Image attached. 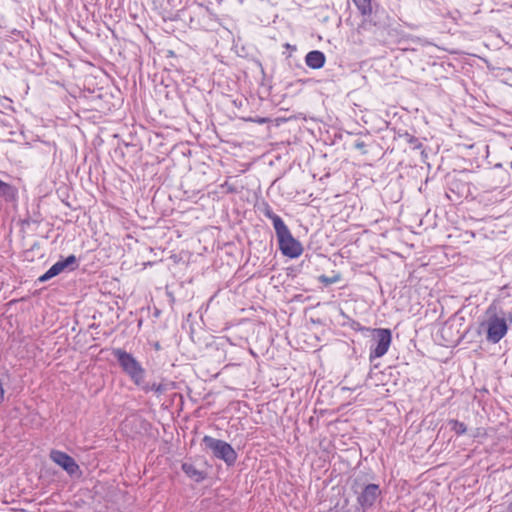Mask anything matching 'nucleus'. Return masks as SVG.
I'll list each match as a JSON object with an SVG mask.
<instances>
[{
	"label": "nucleus",
	"instance_id": "nucleus-1",
	"mask_svg": "<svg viewBox=\"0 0 512 512\" xmlns=\"http://www.w3.org/2000/svg\"><path fill=\"white\" fill-rule=\"evenodd\" d=\"M112 355L116 358L123 373L126 374L136 386L143 384L145 369L131 353L122 348H113Z\"/></svg>",
	"mask_w": 512,
	"mask_h": 512
},
{
	"label": "nucleus",
	"instance_id": "nucleus-2",
	"mask_svg": "<svg viewBox=\"0 0 512 512\" xmlns=\"http://www.w3.org/2000/svg\"><path fill=\"white\" fill-rule=\"evenodd\" d=\"M486 320L481 323V327L486 331V340L489 343H499L507 334L509 328L502 317L497 314V306L491 304L486 310Z\"/></svg>",
	"mask_w": 512,
	"mask_h": 512
},
{
	"label": "nucleus",
	"instance_id": "nucleus-3",
	"mask_svg": "<svg viewBox=\"0 0 512 512\" xmlns=\"http://www.w3.org/2000/svg\"><path fill=\"white\" fill-rule=\"evenodd\" d=\"M202 443L206 449L212 452L214 457L223 460L226 465L233 466L236 463L237 453L229 443L208 435L203 437Z\"/></svg>",
	"mask_w": 512,
	"mask_h": 512
},
{
	"label": "nucleus",
	"instance_id": "nucleus-4",
	"mask_svg": "<svg viewBox=\"0 0 512 512\" xmlns=\"http://www.w3.org/2000/svg\"><path fill=\"white\" fill-rule=\"evenodd\" d=\"M278 240L279 250L281 253L289 258H298L303 253V246L293 237L286 224L279 225L275 229Z\"/></svg>",
	"mask_w": 512,
	"mask_h": 512
},
{
	"label": "nucleus",
	"instance_id": "nucleus-5",
	"mask_svg": "<svg viewBox=\"0 0 512 512\" xmlns=\"http://www.w3.org/2000/svg\"><path fill=\"white\" fill-rule=\"evenodd\" d=\"M392 336L389 329L379 328L373 331L370 360L380 358L386 354L391 344Z\"/></svg>",
	"mask_w": 512,
	"mask_h": 512
},
{
	"label": "nucleus",
	"instance_id": "nucleus-6",
	"mask_svg": "<svg viewBox=\"0 0 512 512\" xmlns=\"http://www.w3.org/2000/svg\"><path fill=\"white\" fill-rule=\"evenodd\" d=\"M50 458L53 462L59 465L71 477H80L82 472L79 465L73 457L60 450H52Z\"/></svg>",
	"mask_w": 512,
	"mask_h": 512
},
{
	"label": "nucleus",
	"instance_id": "nucleus-7",
	"mask_svg": "<svg viewBox=\"0 0 512 512\" xmlns=\"http://www.w3.org/2000/svg\"><path fill=\"white\" fill-rule=\"evenodd\" d=\"M381 495V490L377 484H368L358 494L357 503L365 511L371 508L378 497Z\"/></svg>",
	"mask_w": 512,
	"mask_h": 512
},
{
	"label": "nucleus",
	"instance_id": "nucleus-8",
	"mask_svg": "<svg viewBox=\"0 0 512 512\" xmlns=\"http://www.w3.org/2000/svg\"><path fill=\"white\" fill-rule=\"evenodd\" d=\"M78 267V261L75 255H69L67 258L57 261L50 267L51 274L55 276L64 271H74Z\"/></svg>",
	"mask_w": 512,
	"mask_h": 512
},
{
	"label": "nucleus",
	"instance_id": "nucleus-9",
	"mask_svg": "<svg viewBox=\"0 0 512 512\" xmlns=\"http://www.w3.org/2000/svg\"><path fill=\"white\" fill-rule=\"evenodd\" d=\"M326 57L323 52L319 50H313L307 53L305 57V63L312 69H320L325 64Z\"/></svg>",
	"mask_w": 512,
	"mask_h": 512
},
{
	"label": "nucleus",
	"instance_id": "nucleus-10",
	"mask_svg": "<svg viewBox=\"0 0 512 512\" xmlns=\"http://www.w3.org/2000/svg\"><path fill=\"white\" fill-rule=\"evenodd\" d=\"M259 210L265 217L272 221L274 229H277L279 225L285 224L281 217L273 212L271 206L267 202H263L259 206Z\"/></svg>",
	"mask_w": 512,
	"mask_h": 512
},
{
	"label": "nucleus",
	"instance_id": "nucleus-11",
	"mask_svg": "<svg viewBox=\"0 0 512 512\" xmlns=\"http://www.w3.org/2000/svg\"><path fill=\"white\" fill-rule=\"evenodd\" d=\"M182 470L184 473L194 479L196 482H200L204 480L205 475L203 472L199 471L193 464L191 463H183L182 464Z\"/></svg>",
	"mask_w": 512,
	"mask_h": 512
},
{
	"label": "nucleus",
	"instance_id": "nucleus-12",
	"mask_svg": "<svg viewBox=\"0 0 512 512\" xmlns=\"http://www.w3.org/2000/svg\"><path fill=\"white\" fill-rule=\"evenodd\" d=\"M16 196V189L0 179V197L4 198L6 201H11Z\"/></svg>",
	"mask_w": 512,
	"mask_h": 512
},
{
	"label": "nucleus",
	"instance_id": "nucleus-13",
	"mask_svg": "<svg viewBox=\"0 0 512 512\" xmlns=\"http://www.w3.org/2000/svg\"><path fill=\"white\" fill-rule=\"evenodd\" d=\"M360 14L364 17H369L372 14L371 0H353Z\"/></svg>",
	"mask_w": 512,
	"mask_h": 512
},
{
	"label": "nucleus",
	"instance_id": "nucleus-14",
	"mask_svg": "<svg viewBox=\"0 0 512 512\" xmlns=\"http://www.w3.org/2000/svg\"><path fill=\"white\" fill-rule=\"evenodd\" d=\"M139 387H141L145 393L155 392L156 394H162L166 391V386L161 383L146 384L143 382Z\"/></svg>",
	"mask_w": 512,
	"mask_h": 512
},
{
	"label": "nucleus",
	"instance_id": "nucleus-15",
	"mask_svg": "<svg viewBox=\"0 0 512 512\" xmlns=\"http://www.w3.org/2000/svg\"><path fill=\"white\" fill-rule=\"evenodd\" d=\"M449 425L451 430L454 431L456 435H463L467 431L466 425L456 419H451L449 421Z\"/></svg>",
	"mask_w": 512,
	"mask_h": 512
},
{
	"label": "nucleus",
	"instance_id": "nucleus-16",
	"mask_svg": "<svg viewBox=\"0 0 512 512\" xmlns=\"http://www.w3.org/2000/svg\"><path fill=\"white\" fill-rule=\"evenodd\" d=\"M341 276L340 274H336L334 276L328 277L326 275H320L318 280L323 283L325 286H329L331 284L337 283L340 281Z\"/></svg>",
	"mask_w": 512,
	"mask_h": 512
},
{
	"label": "nucleus",
	"instance_id": "nucleus-17",
	"mask_svg": "<svg viewBox=\"0 0 512 512\" xmlns=\"http://www.w3.org/2000/svg\"><path fill=\"white\" fill-rule=\"evenodd\" d=\"M497 314L499 317H502V319L505 320L506 325H508V327L510 326V324H512V312L511 311H504L503 309L497 307Z\"/></svg>",
	"mask_w": 512,
	"mask_h": 512
},
{
	"label": "nucleus",
	"instance_id": "nucleus-18",
	"mask_svg": "<svg viewBox=\"0 0 512 512\" xmlns=\"http://www.w3.org/2000/svg\"><path fill=\"white\" fill-rule=\"evenodd\" d=\"M404 136H405L407 142L410 143L413 146V148L418 149V148L422 147V144L419 142V140L415 136H413L409 133H406Z\"/></svg>",
	"mask_w": 512,
	"mask_h": 512
},
{
	"label": "nucleus",
	"instance_id": "nucleus-19",
	"mask_svg": "<svg viewBox=\"0 0 512 512\" xmlns=\"http://www.w3.org/2000/svg\"><path fill=\"white\" fill-rule=\"evenodd\" d=\"M55 277L54 274H51V270L50 268L43 274L41 275L39 278H38V281L39 282H45V281H48L49 279Z\"/></svg>",
	"mask_w": 512,
	"mask_h": 512
},
{
	"label": "nucleus",
	"instance_id": "nucleus-20",
	"mask_svg": "<svg viewBox=\"0 0 512 512\" xmlns=\"http://www.w3.org/2000/svg\"><path fill=\"white\" fill-rule=\"evenodd\" d=\"M354 148L357 149V150H360L362 151V153H366V144L364 141L362 140H357L355 143H354Z\"/></svg>",
	"mask_w": 512,
	"mask_h": 512
},
{
	"label": "nucleus",
	"instance_id": "nucleus-21",
	"mask_svg": "<svg viewBox=\"0 0 512 512\" xmlns=\"http://www.w3.org/2000/svg\"><path fill=\"white\" fill-rule=\"evenodd\" d=\"M251 121L259 123V124H264V123H267L269 121V119L268 118H257V119H251Z\"/></svg>",
	"mask_w": 512,
	"mask_h": 512
},
{
	"label": "nucleus",
	"instance_id": "nucleus-22",
	"mask_svg": "<svg viewBox=\"0 0 512 512\" xmlns=\"http://www.w3.org/2000/svg\"><path fill=\"white\" fill-rule=\"evenodd\" d=\"M228 191L229 192H235V189L232 186H228Z\"/></svg>",
	"mask_w": 512,
	"mask_h": 512
},
{
	"label": "nucleus",
	"instance_id": "nucleus-23",
	"mask_svg": "<svg viewBox=\"0 0 512 512\" xmlns=\"http://www.w3.org/2000/svg\"><path fill=\"white\" fill-rule=\"evenodd\" d=\"M510 167H511V169H512V162L510 163Z\"/></svg>",
	"mask_w": 512,
	"mask_h": 512
}]
</instances>
